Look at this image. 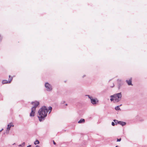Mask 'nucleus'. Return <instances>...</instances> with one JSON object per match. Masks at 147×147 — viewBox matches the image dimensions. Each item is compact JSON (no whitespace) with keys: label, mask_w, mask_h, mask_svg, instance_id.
I'll use <instances>...</instances> for the list:
<instances>
[{"label":"nucleus","mask_w":147,"mask_h":147,"mask_svg":"<svg viewBox=\"0 0 147 147\" xmlns=\"http://www.w3.org/2000/svg\"><path fill=\"white\" fill-rule=\"evenodd\" d=\"M52 108L51 107H48L44 106L41 108L38 111V117L40 121L44 120L45 118L47 116L48 112L50 113L52 110Z\"/></svg>","instance_id":"1"},{"label":"nucleus","mask_w":147,"mask_h":147,"mask_svg":"<svg viewBox=\"0 0 147 147\" xmlns=\"http://www.w3.org/2000/svg\"><path fill=\"white\" fill-rule=\"evenodd\" d=\"M122 97L121 93L115 94L110 96V100L111 102L115 103L119 102L121 99Z\"/></svg>","instance_id":"2"},{"label":"nucleus","mask_w":147,"mask_h":147,"mask_svg":"<svg viewBox=\"0 0 147 147\" xmlns=\"http://www.w3.org/2000/svg\"><path fill=\"white\" fill-rule=\"evenodd\" d=\"M31 104L34 106L31 108V111L30 114V117H34V116L36 108L39 105V102L38 101H35L34 102H32Z\"/></svg>","instance_id":"3"},{"label":"nucleus","mask_w":147,"mask_h":147,"mask_svg":"<svg viewBox=\"0 0 147 147\" xmlns=\"http://www.w3.org/2000/svg\"><path fill=\"white\" fill-rule=\"evenodd\" d=\"M45 86L47 91L51 92L53 88L52 86L48 82H47L45 83Z\"/></svg>","instance_id":"4"},{"label":"nucleus","mask_w":147,"mask_h":147,"mask_svg":"<svg viewBox=\"0 0 147 147\" xmlns=\"http://www.w3.org/2000/svg\"><path fill=\"white\" fill-rule=\"evenodd\" d=\"M9 78H10V80H9L8 81H7L6 80H3L2 82V83L3 84H5L7 83H9L11 82V81L13 79V78L12 77H11L10 75L9 76Z\"/></svg>","instance_id":"5"},{"label":"nucleus","mask_w":147,"mask_h":147,"mask_svg":"<svg viewBox=\"0 0 147 147\" xmlns=\"http://www.w3.org/2000/svg\"><path fill=\"white\" fill-rule=\"evenodd\" d=\"M91 103L93 104H95L97 102H98V99L96 98H92L90 100Z\"/></svg>","instance_id":"6"},{"label":"nucleus","mask_w":147,"mask_h":147,"mask_svg":"<svg viewBox=\"0 0 147 147\" xmlns=\"http://www.w3.org/2000/svg\"><path fill=\"white\" fill-rule=\"evenodd\" d=\"M13 125L11 123H10L9 124L7 125V130L6 131V132L7 134H8L9 132V131L10 129V128L11 127H13Z\"/></svg>","instance_id":"7"},{"label":"nucleus","mask_w":147,"mask_h":147,"mask_svg":"<svg viewBox=\"0 0 147 147\" xmlns=\"http://www.w3.org/2000/svg\"><path fill=\"white\" fill-rule=\"evenodd\" d=\"M126 81L128 85H132V78H130L129 80H126Z\"/></svg>","instance_id":"8"},{"label":"nucleus","mask_w":147,"mask_h":147,"mask_svg":"<svg viewBox=\"0 0 147 147\" xmlns=\"http://www.w3.org/2000/svg\"><path fill=\"white\" fill-rule=\"evenodd\" d=\"M85 121L84 119H81L78 122V123H82L85 122Z\"/></svg>","instance_id":"9"},{"label":"nucleus","mask_w":147,"mask_h":147,"mask_svg":"<svg viewBox=\"0 0 147 147\" xmlns=\"http://www.w3.org/2000/svg\"><path fill=\"white\" fill-rule=\"evenodd\" d=\"M126 124V123L125 122L123 121H119V124L120 125H122V126L125 125Z\"/></svg>","instance_id":"10"},{"label":"nucleus","mask_w":147,"mask_h":147,"mask_svg":"<svg viewBox=\"0 0 147 147\" xmlns=\"http://www.w3.org/2000/svg\"><path fill=\"white\" fill-rule=\"evenodd\" d=\"M121 105H120V106H118L116 107L115 108V109L116 110H120L121 109L119 107V106H121Z\"/></svg>","instance_id":"11"},{"label":"nucleus","mask_w":147,"mask_h":147,"mask_svg":"<svg viewBox=\"0 0 147 147\" xmlns=\"http://www.w3.org/2000/svg\"><path fill=\"white\" fill-rule=\"evenodd\" d=\"M39 143V141L38 140H36L34 142V144L35 145H36L37 144H38Z\"/></svg>","instance_id":"12"},{"label":"nucleus","mask_w":147,"mask_h":147,"mask_svg":"<svg viewBox=\"0 0 147 147\" xmlns=\"http://www.w3.org/2000/svg\"><path fill=\"white\" fill-rule=\"evenodd\" d=\"M113 121L116 123V124L117 123L119 124V121H118V120L116 119H114Z\"/></svg>","instance_id":"13"},{"label":"nucleus","mask_w":147,"mask_h":147,"mask_svg":"<svg viewBox=\"0 0 147 147\" xmlns=\"http://www.w3.org/2000/svg\"><path fill=\"white\" fill-rule=\"evenodd\" d=\"M86 96H88L89 98L90 99V100L92 98V97L91 96L89 95H86Z\"/></svg>","instance_id":"14"},{"label":"nucleus","mask_w":147,"mask_h":147,"mask_svg":"<svg viewBox=\"0 0 147 147\" xmlns=\"http://www.w3.org/2000/svg\"><path fill=\"white\" fill-rule=\"evenodd\" d=\"M121 138L119 139H117V142H120L121 141Z\"/></svg>","instance_id":"15"},{"label":"nucleus","mask_w":147,"mask_h":147,"mask_svg":"<svg viewBox=\"0 0 147 147\" xmlns=\"http://www.w3.org/2000/svg\"><path fill=\"white\" fill-rule=\"evenodd\" d=\"M111 125L112 126H114L115 125V123L114 122H112Z\"/></svg>","instance_id":"16"},{"label":"nucleus","mask_w":147,"mask_h":147,"mask_svg":"<svg viewBox=\"0 0 147 147\" xmlns=\"http://www.w3.org/2000/svg\"><path fill=\"white\" fill-rule=\"evenodd\" d=\"M25 145V143L24 142L22 144V145L23 146H24Z\"/></svg>","instance_id":"17"},{"label":"nucleus","mask_w":147,"mask_h":147,"mask_svg":"<svg viewBox=\"0 0 147 147\" xmlns=\"http://www.w3.org/2000/svg\"><path fill=\"white\" fill-rule=\"evenodd\" d=\"M117 81L118 82H121V79H118L117 80Z\"/></svg>","instance_id":"18"},{"label":"nucleus","mask_w":147,"mask_h":147,"mask_svg":"<svg viewBox=\"0 0 147 147\" xmlns=\"http://www.w3.org/2000/svg\"><path fill=\"white\" fill-rule=\"evenodd\" d=\"M53 144L55 145L56 144V143L54 141H53Z\"/></svg>","instance_id":"19"},{"label":"nucleus","mask_w":147,"mask_h":147,"mask_svg":"<svg viewBox=\"0 0 147 147\" xmlns=\"http://www.w3.org/2000/svg\"><path fill=\"white\" fill-rule=\"evenodd\" d=\"M31 145H29V146H27V147H31Z\"/></svg>","instance_id":"20"},{"label":"nucleus","mask_w":147,"mask_h":147,"mask_svg":"<svg viewBox=\"0 0 147 147\" xmlns=\"http://www.w3.org/2000/svg\"><path fill=\"white\" fill-rule=\"evenodd\" d=\"M35 147H40V146H38V145H37Z\"/></svg>","instance_id":"21"},{"label":"nucleus","mask_w":147,"mask_h":147,"mask_svg":"<svg viewBox=\"0 0 147 147\" xmlns=\"http://www.w3.org/2000/svg\"><path fill=\"white\" fill-rule=\"evenodd\" d=\"M3 130V129H2L1 130H0V132L1 131Z\"/></svg>","instance_id":"22"},{"label":"nucleus","mask_w":147,"mask_h":147,"mask_svg":"<svg viewBox=\"0 0 147 147\" xmlns=\"http://www.w3.org/2000/svg\"><path fill=\"white\" fill-rule=\"evenodd\" d=\"M18 146H19V147L21 146H22V145H21V144H20V145H19Z\"/></svg>","instance_id":"23"},{"label":"nucleus","mask_w":147,"mask_h":147,"mask_svg":"<svg viewBox=\"0 0 147 147\" xmlns=\"http://www.w3.org/2000/svg\"><path fill=\"white\" fill-rule=\"evenodd\" d=\"M85 76V75H84V76H83V77H84V76Z\"/></svg>","instance_id":"24"},{"label":"nucleus","mask_w":147,"mask_h":147,"mask_svg":"<svg viewBox=\"0 0 147 147\" xmlns=\"http://www.w3.org/2000/svg\"><path fill=\"white\" fill-rule=\"evenodd\" d=\"M115 147H118V146H116Z\"/></svg>","instance_id":"25"},{"label":"nucleus","mask_w":147,"mask_h":147,"mask_svg":"<svg viewBox=\"0 0 147 147\" xmlns=\"http://www.w3.org/2000/svg\"><path fill=\"white\" fill-rule=\"evenodd\" d=\"M65 105L66 106V105H67V104H65Z\"/></svg>","instance_id":"26"},{"label":"nucleus","mask_w":147,"mask_h":147,"mask_svg":"<svg viewBox=\"0 0 147 147\" xmlns=\"http://www.w3.org/2000/svg\"><path fill=\"white\" fill-rule=\"evenodd\" d=\"M14 144H15V143L13 144V145H14Z\"/></svg>","instance_id":"27"}]
</instances>
